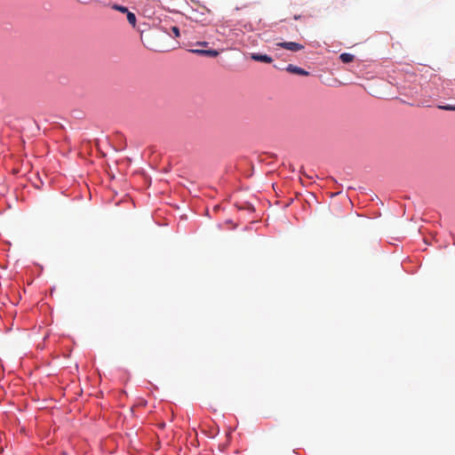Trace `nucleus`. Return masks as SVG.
I'll return each mask as SVG.
<instances>
[{"label":"nucleus","mask_w":455,"mask_h":455,"mask_svg":"<svg viewBox=\"0 0 455 455\" xmlns=\"http://www.w3.org/2000/svg\"><path fill=\"white\" fill-rule=\"evenodd\" d=\"M397 88L399 90V92L401 94H403V95H406V96H409V95H412L414 92H416V86H412V85H407L405 84V83L403 84H397Z\"/></svg>","instance_id":"2"},{"label":"nucleus","mask_w":455,"mask_h":455,"mask_svg":"<svg viewBox=\"0 0 455 455\" xmlns=\"http://www.w3.org/2000/svg\"><path fill=\"white\" fill-rule=\"evenodd\" d=\"M172 32L174 37H179L180 36V28L178 27L173 26L172 28Z\"/></svg>","instance_id":"9"},{"label":"nucleus","mask_w":455,"mask_h":455,"mask_svg":"<svg viewBox=\"0 0 455 455\" xmlns=\"http://www.w3.org/2000/svg\"><path fill=\"white\" fill-rule=\"evenodd\" d=\"M410 78H414L415 77V75L414 74H411L409 76Z\"/></svg>","instance_id":"12"},{"label":"nucleus","mask_w":455,"mask_h":455,"mask_svg":"<svg viewBox=\"0 0 455 455\" xmlns=\"http://www.w3.org/2000/svg\"><path fill=\"white\" fill-rule=\"evenodd\" d=\"M277 46L282 47L283 49L289 50L291 52H299L304 49V45L295 42H283L277 43Z\"/></svg>","instance_id":"1"},{"label":"nucleus","mask_w":455,"mask_h":455,"mask_svg":"<svg viewBox=\"0 0 455 455\" xmlns=\"http://www.w3.org/2000/svg\"><path fill=\"white\" fill-rule=\"evenodd\" d=\"M251 59L256 61L265 62V63H271L273 61L272 58L269 57L267 54H260V53H251Z\"/></svg>","instance_id":"5"},{"label":"nucleus","mask_w":455,"mask_h":455,"mask_svg":"<svg viewBox=\"0 0 455 455\" xmlns=\"http://www.w3.org/2000/svg\"><path fill=\"white\" fill-rule=\"evenodd\" d=\"M439 108H442V109H444V110H453V111H455V106H451V105L442 106V107H439Z\"/></svg>","instance_id":"10"},{"label":"nucleus","mask_w":455,"mask_h":455,"mask_svg":"<svg viewBox=\"0 0 455 455\" xmlns=\"http://www.w3.org/2000/svg\"><path fill=\"white\" fill-rule=\"evenodd\" d=\"M78 2H81V3H84L85 4L86 2L83 1V0H77Z\"/></svg>","instance_id":"13"},{"label":"nucleus","mask_w":455,"mask_h":455,"mask_svg":"<svg viewBox=\"0 0 455 455\" xmlns=\"http://www.w3.org/2000/svg\"><path fill=\"white\" fill-rule=\"evenodd\" d=\"M286 70L289 73L299 75V76H308L309 75V73L307 71H306L305 69H303L299 67L294 66L292 64H289L286 68Z\"/></svg>","instance_id":"4"},{"label":"nucleus","mask_w":455,"mask_h":455,"mask_svg":"<svg viewBox=\"0 0 455 455\" xmlns=\"http://www.w3.org/2000/svg\"><path fill=\"white\" fill-rule=\"evenodd\" d=\"M198 45H202V46H206L208 44L207 42H200V43H197Z\"/></svg>","instance_id":"11"},{"label":"nucleus","mask_w":455,"mask_h":455,"mask_svg":"<svg viewBox=\"0 0 455 455\" xmlns=\"http://www.w3.org/2000/svg\"><path fill=\"white\" fill-rule=\"evenodd\" d=\"M128 22L134 28L136 26V16L133 12H128L127 13Z\"/></svg>","instance_id":"7"},{"label":"nucleus","mask_w":455,"mask_h":455,"mask_svg":"<svg viewBox=\"0 0 455 455\" xmlns=\"http://www.w3.org/2000/svg\"><path fill=\"white\" fill-rule=\"evenodd\" d=\"M112 8L114 10L119 11V12H121L123 13H127L129 12L128 9L125 6H123V5L114 4L112 6Z\"/></svg>","instance_id":"8"},{"label":"nucleus","mask_w":455,"mask_h":455,"mask_svg":"<svg viewBox=\"0 0 455 455\" xmlns=\"http://www.w3.org/2000/svg\"><path fill=\"white\" fill-rule=\"evenodd\" d=\"M339 59L343 63H349L355 60V56L351 53L344 52L339 55Z\"/></svg>","instance_id":"6"},{"label":"nucleus","mask_w":455,"mask_h":455,"mask_svg":"<svg viewBox=\"0 0 455 455\" xmlns=\"http://www.w3.org/2000/svg\"><path fill=\"white\" fill-rule=\"evenodd\" d=\"M189 52L212 58L217 57L219 55V52L216 50L192 49L189 50Z\"/></svg>","instance_id":"3"}]
</instances>
